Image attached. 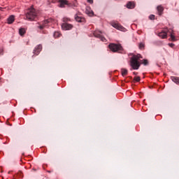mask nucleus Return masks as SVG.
Returning <instances> with one entry per match:
<instances>
[{"mask_svg":"<svg viewBox=\"0 0 179 179\" xmlns=\"http://www.w3.org/2000/svg\"><path fill=\"white\" fill-rule=\"evenodd\" d=\"M53 36L55 38H58L61 36V34L59 31H55Z\"/></svg>","mask_w":179,"mask_h":179,"instance_id":"19","label":"nucleus"},{"mask_svg":"<svg viewBox=\"0 0 179 179\" xmlns=\"http://www.w3.org/2000/svg\"><path fill=\"white\" fill-rule=\"evenodd\" d=\"M74 17L75 20H76V22H78V23H85V22H86L85 17H80L78 14H76Z\"/></svg>","mask_w":179,"mask_h":179,"instance_id":"8","label":"nucleus"},{"mask_svg":"<svg viewBox=\"0 0 179 179\" xmlns=\"http://www.w3.org/2000/svg\"><path fill=\"white\" fill-rule=\"evenodd\" d=\"M13 22H15V16L14 15H10L8 18V24H12V23H13Z\"/></svg>","mask_w":179,"mask_h":179,"instance_id":"14","label":"nucleus"},{"mask_svg":"<svg viewBox=\"0 0 179 179\" xmlns=\"http://www.w3.org/2000/svg\"><path fill=\"white\" fill-rule=\"evenodd\" d=\"M171 80H173L174 82V83H176V85H178V83H179V77L171 76Z\"/></svg>","mask_w":179,"mask_h":179,"instance_id":"15","label":"nucleus"},{"mask_svg":"<svg viewBox=\"0 0 179 179\" xmlns=\"http://www.w3.org/2000/svg\"><path fill=\"white\" fill-rule=\"evenodd\" d=\"M19 33L21 36H24L26 33V29H24V28H21L19 30Z\"/></svg>","mask_w":179,"mask_h":179,"instance_id":"17","label":"nucleus"},{"mask_svg":"<svg viewBox=\"0 0 179 179\" xmlns=\"http://www.w3.org/2000/svg\"><path fill=\"white\" fill-rule=\"evenodd\" d=\"M149 19L150 20H155V15H150Z\"/></svg>","mask_w":179,"mask_h":179,"instance_id":"24","label":"nucleus"},{"mask_svg":"<svg viewBox=\"0 0 179 179\" xmlns=\"http://www.w3.org/2000/svg\"><path fill=\"white\" fill-rule=\"evenodd\" d=\"M110 24L113 27H114L115 29H117V30H120L121 31H122L124 30V27H122V25L120 24V23L115 22V21H112L110 22Z\"/></svg>","mask_w":179,"mask_h":179,"instance_id":"6","label":"nucleus"},{"mask_svg":"<svg viewBox=\"0 0 179 179\" xmlns=\"http://www.w3.org/2000/svg\"><path fill=\"white\" fill-rule=\"evenodd\" d=\"M62 30H72L73 29V25L68 23L62 24Z\"/></svg>","mask_w":179,"mask_h":179,"instance_id":"7","label":"nucleus"},{"mask_svg":"<svg viewBox=\"0 0 179 179\" xmlns=\"http://www.w3.org/2000/svg\"><path fill=\"white\" fill-rule=\"evenodd\" d=\"M143 65H145V66L149 65V61L148 59H143L142 60Z\"/></svg>","mask_w":179,"mask_h":179,"instance_id":"20","label":"nucleus"},{"mask_svg":"<svg viewBox=\"0 0 179 179\" xmlns=\"http://www.w3.org/2000/svg\"><path fill=\"white\" fill-rule=\"evenodd\" d=\"M141 58H143L142 57V55H134L130 60V65L131 66V68H133L134 69H139V67L141 66V63L139 62V59H141Z\"/></svg>","mask_w":179,"mask_h":179,"instance_id":"1","label":"nucleus"},{"mask_svg":"<svg viewBox=\"0 0 179 179\" xmlns=\"http://www.w3.org/2000/svg\"><path fill=\"white\" fill-rule=\"evenodd\" d=\"M8 174H10V171H8Z\"/></svg>","mask_w":179,"mask_h":179,"instance_id":"30","label":"nucleus"},{"mask_svg":"<svg viewBox=\"0 0 179 179\" xmlns=\"http://www.w3.org/2000/svg\"><path fill=\"white\" fill-rule=\"evenodd\" d=\"M173 31L165 29V31H162V32H159L158 36L159 37H161V38H167V33L170 34L171 38L172 41H176V36L173 34Z\"/></svg>","mask_w":179,"mask_h":179,"instance_id":"3","label":"nucleus"},{"mask_svg":"<svg viewBox=\"0 0 179 179\" xmlns=\"http://www.w3.org/2000/svg\"><path fill=\"white\" fill-rule=\"evenodd\" d=\"M2 52H3V50H2V49H0V55H2Z\"/></svg>","mask_w":179,"mask_h":179,"instance_id":"27","label":"nucleus"},{"mask_svg":"<svg viewBox=\"0 0 179 179\" xmlns=\"http://www.w3.org/2000/svg\"><path fill=\"white\" fill-rule=\"evenodd\" d=\"M64 23H68V22H71V18L69 17H64L63 18Z\"/></svg>","mask_w":179,"mask_h":179,"instance_id":"21","label":"nucleus"},{"mask_svg":"<svg viewBox=\"0 0 179 179\" xmlns=\"http://www.w3.org/2000/svg\"><path fill=\"white\" fill-rule=\"evenodd\" d=\"M87 2H89V3H93V0H87Z\"/></svg>","mask_w":179,"mask_h":179,"instance_id":"26","label":"nucleus"},{"mask_svg":"<svg viewBox=\"0 0 179 179\" xmlns=\"http://www.w3.org/2000/svg\"><path fill=\"white\" fill-rule=\"evenodd\" d=\"M43 50V46L41 45H38L34 50V54L35 55H38L40 52Z\"/></svg>","mask_w":179,"mask_h":179,"instance_id":"9","label":"nucleus"},{"mask_svg":"<svg viewBox=\"0 0 179 179\" xmlns=\"http://www.w3.org/2000/svg\"><path fill=\"white\" fill-rule=\"evenodd\" d=\"M178 85H179V83H178Z\"/></svg>","mask_w":179,"mask_h":179,"instance_id":"31","label":"nucleus"},{"mask_svg":"<svg viewBox=\"0 0 179 179\" xmlns=\"http://www.w3.org/2000/svg\"><path fill=\"white\" fill-rule=\"evenodd\" d=\"M134 80H135V82H141V77L139 76L134 77Z\"/></svg>","mask_w":179,"mask_h":179,"instance_id":"23","label":"nucleus"},{"mask_svg":"<svg viewBox=\"0 0 179 179\" xmlns=\"http://www.w3.org/2000/svg\"><path fill=\"white\" fill-rule=\"evenodd\" d=\"M85 13H87V15H89V16H93V15H94L93 11L89 10L88 9H86Z\"/></svg>","mask_w":179,"mask_h":179,"instance_id":"18","label":"nucleus"},{"mask_svg":"<svg viewBox=\"0 0 179 179\" xmlns=\"http://www.w3.org/2000/svg\"><path fill=\"white\" fill-rule=\"evenodd\" d=\"M127 8L128 9H134L135 8V3L132 1H129L127 3Z\"/></svg>","mask_w":179,"mask_h":179,"instance_id":"12","label":"nucleus"},{"mask_svg":"<svg viewBox=\"0 0 179 179\" xmlns=\"http://www.w3.org/2000/svg\"><path fill=\"white\" fill-rule=\"evenodd\" d=\"M103 32H101V31H99V30H95L93 32V36L94 37H96V38H99V40H101V41H103V43H107V39H106L104 38V36H101Z\"/></svg>","mask_w":179,"mask_h":179,"instance_id":"5","label":"nucleus"},{"mask_svg":"<svg viewBox=\"0 0 179 179\" xmlns=\"http://www.w3.org/2000/svg\"><path fill=\"white\" fill-rule=\"evenodd\" d=\"M50 22H51V20H46L43 21V24L38 27L39 29L41 30H43V29H44V27H46L47 24H48V23H50Z\"/></svg>","mask_w":179,"mask_h":179,"instance_id":"10","label":"nucleus"},{"mask_svg":"<svg viewBox=\"0 0 179 179\" xmlns=\"http://www.w3.org/2000/svg\"><path fill=\"white\" fill-rule=\"evenodd\" d=\"M60 8H64L65 5H68V1L59 0Z\"/></svg>","mask_w":179,"mask_h":179,"instance_id":"13","label":"nucleus"},{"mask_svg":"<svg viewBox=\"0 0 179 179\" xmlns=\"http://www.w3.org/2000/svg\"><path fill=\"white\" fill-rule=\"evenodd\" d=\"M121 73L123 76H126V75H128V70L127 69H121Z\"/></svg>","mask_w":179,"mask_h":179,"instance_id":"16","label":"nucleus"},{"mask_svg":"<svg viewBox=\"0 0 179 179\" xmlns=\"http://www.w3.org/2000/svg\"><path fill=\"white\" fill-rule=\"evenodd\" d=\"M157 10L158 12V15L159 16H162V15H163V12L164 10V8H163V6H158L157 7Z\"/></svg>","mask_w":179,"mask_h":179,"instance_id":"11","label":"nucleus"},{"mask_svg":"<svg viewBox=\"0 0 179 179\" xmlns=\"http://www.w3.org/2000/svg\"><path fill=\"white\" fill-rule=\"evenodd\" d=\"M140 50H143V48H145V43H141L138 45Z\"/></svg>","mask_w":179,"mask_h":179,"instance_id":"22","label":"nucleus"},{"mask_svg":"<svg viewBox=\"0 0 179 179\" xmlns=\"http://www.w3.org/2000/svg\"><path fill=\"white\" fill-rule=\"evenodd\" d=\"M133 73H134V75H138V73H136V72H134Z\"/></svg>","mask_w":179,"mask_h":179,"instance_id":"28","label":"nucleus"},{"mask_svg":"<svg viewBox=\"0 0 179 179\" xmlns=\"http://www.w3.org/2000/svg\"><path fill=\"white\" fill-rule=\"evenodd\" d=\"M26 17L27 20H30L31 22L35 20L36 17H37V13H36V9L34 8H30L26 14Z\"/></svg>","mask_w":179,"mask_h":179,"instance_id":"2","label":"nucleus"},{"mask_svg":"<svg viewBox=\"0 0 179 179\" xmlns=\"http://www.w3.org/2000/svg\"><path fill=\"white\" fill-rule=\"evenodd\" d=\"M0 10H2V7H0Z\"/></svg>","mask_w":179,"mask_h":179,"instance_id":"29","label":"nucleus"},{"mask_svg":"<svg viewBox=\"0 0 179 179\" xmlns=\"http://www.w3.org/2000/svg\"><path fill=\"white\" fill-rule=\"evenodd\" d=\"M108 47L113 52H117V51H121L122 50V46L120 44L110 43Z\"/></svg>","mask_w":179,"mask_h":179,"instance_id":"4","label":"nucleus"},{"mask_svg":"<svg viewBox=\"0 0 179 179\" xmlns=\"http://www.w3.org/2000/svg\"><path fill=\"white\" fill-rule=\"evenodd\" d=\"M169 45L171 46V48H173V47H174V44L173 43H169Z\"/></svg>","mask_w":179,"mask_h":179,"instance_id":"25","label":"nucleus"}]
</instances>
